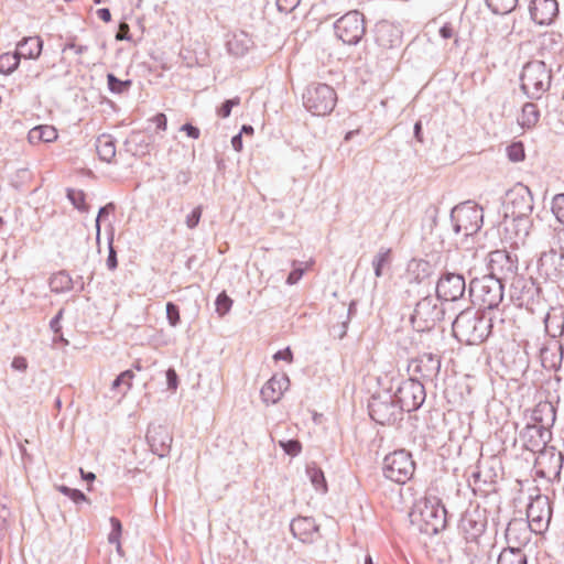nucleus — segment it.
<instances>
[{"instance_id": "e2e57ef3", "label": "nucleus", "mask_w": 564, "mask_h": 564, "mask_svg": "<svg viewBox=\"0 0 564 564\" xmlns=\"http://www.w3.org/2000/svg\"><path fill=\"white\" fill-rule=\"evenodd\" d=\"M106 265L111 271H113L118 267L117 252H116V250L113 248V245H112V237L109 240L108 257H107V260H106Z\"/></svg>"}, {"instance_id": "37998d69", "label": "nucleus", "mask_w": 564, "mask_h": 564, "mask_svg": "<svg viewBox=\"0 0 564 564\" xmlns=\"http://www.w3.org/2000/svg\"><path fill=\"white\" fill-rule=\"evenodd\" d=\"M539 43L541 51H556L561 44V35L555 32H546L540 36Z\"/></svg>"}, {"instance_id": "c85d7f7f", "label": "nucleus", "mask_w": 564, "mask_h": 564, "mask_svg": "<svg viewBox=\"0 0 564 564\" xmlns=\"http://www.w3.org/2000/svg\"><path fill=\"white\" fill-rule=\"evenodd\" d=\"M556 419L555 408L551 402H539L531 413V423L534 425H543L546 430H551Z\"/></svg>"}, {"instance_id": "5fc2aeb1", "label": "nucleus", "mask_w": 564, "mask_h": 564, "mask_svg": "<svg viewBox=\"0 0 564 564\" xmlns=\"http://www.w3.org/2000/svg\"><path fill=\"white\" fill-rule=\"evenodd\" d=\"M166 318L169 321V324L172 327L177 326L180 324V322H181L180 308L173 302H167L166 303Z\"/></svg>"}, {"instance_id": "49530a36", "label": "nucleus", "mask_w": 564, "mask_h": 564, "mask_svg": "<svg viewBox=\"0 0 564 564\" xmlns=\"http://www.w3.org/2000/svg\"><path fill=\"white\" fill-rule=\"evenodd\" d=\"M215 306L217 314L223 317L231 310L232 300L226 294V292H221L216 297Z\"/></svg>"}, {"instance_id": "8fccbe9b", "label": "nucleus", "mask_w": 564, "mask_h": 564, "mask_svg": "<svg viewBox=\"0 0 564 564\" xmlns=\"http://www.w3.org/2000/svg\"><path fill=\"white\" fill-rule=\"evenodd\" d=\"M134 377V373L131 369H128V370H124L122 371L113 381H112V384H111V389L112 390H117L120 386L124 384L126 386V391H128L132 383V379Z\"/></svg>"}, {"instance_id": "bb28decb", "label": "nucleus", "mask_w": 564, "mask_h": 564, "mask_svg": "<svg viewBox=\"0 0 564 564\" xmlns=\"http://www.w3.org/2000/svg\"><path fill=\"white\" fill-rule=\"evenodd\" d=\"M289 384L290 380L285 375L281 377L273 376L261 388L260 394L262 401L268 404L276 403L282 398L283 392L289 388Z\"/></svg>"}, {"instance_id": "864d4df0", "label": "nucleus", "mask_w": 564, "mask_h": 564, "mask_svg": "<svg viewBox=\"0 0 564 564\" xmlns=\"http://www.w3.org/2000/svg\"><path fill=\"white\" fill-rule=\"evenodd\" d=\"M109 521H110V525H111V531L108 535V542L109 543H118V540H120V536L122 533L121 521L116 517H111L109 519Z\"/></svg>"}, {"instance_id": "f704fd0d", "label": "nucleus", "mask_w": 564, "mask_h": 564, "mask_svg": "<svg viewBox=\"0 0 564 564\" xmlns=\"http://www.w3.org/2000/svg\"><path fill=\"white\" fill-rule=\"evenodd\" d=\"M498 564H528L527 555L520 547L503 549L497 560Z\"/></svg>"}, {"instance_id": "72a5a7b5", "label": "nucleus", "mask_w": 564, "mask_h": 564, "mask_svg": "<svg viewBox=\"0 0 564 564\" xmlns=\"http://www.w3.org/2000/svg\"><path fill=\"white\" fill-rule=\"evenodd\" d=\"M73 284L72 276L65 270L54 273L50 279L51 291L57 294L70 291Z\"/></svg>"}, {"instance_id": "4c0bfd02", "label": "nucleus", "mask_w": 564, "mask_h": 564, "mask_svg": "<svg viewBox=\"0 0 564 564\" xmlns=\"http://www.w3.org/2000/svg\"><path fill=\"white\" fill-rule=\"evenodd\" d=\"M547 235L550 249L564 254V225L550 228Z\"/></svg>"}, {"instance_id": "423d86ee", "label": "nucleus", "mask_w": 564, "mask_h": 564, "mask_svg": "<svg viewBox=\"0 0 564 564\" xmlns=\"http://www.w3.org/2000/svg\"><path fill=\"white\" fill-rule=\"evenodd\" d=\"M451 223L455 234H462L464 237L473 236L482 226V208L470 200L458 204L451 212Z\"/></svg>"}, {"instance_id": "79ce46f5", "label": "nucleus", "mask_w": 564, "mask_h": 564, "mask_svg": "<svg viewBox=\"0 0 564 564\" xmlns=\"http://www.w3.org/2000/svg\"><path fill=\"white\" fill-rule=\"evenodd\" d=\"M306 474L316 490H321L323 492L327 491V484L325 480L324 473L321 468L316 467L315 465L307 466Z\"/></svg>"}, {"instance_id": "39448f33", "label": "nucleus", "mask_w": 564, "mask_h": 564, "mask_svg": "<svg viewBox=\"0 0 564 564\" xmlns=\"http://www.w3.org/2000/svg\"><path fill=\"white\" fill-rule=\"evenodd\" d=\"M505 282L488 274L475 278L469 283V295L474 304L485 310H494L503 300Z\"/></svg>"}, {"instance_id": "a18cd8bd", "label": "nucleus", "mask_w": 564, "mask_h": 564, "mask_svg": "<svg viewBox=\"0 0 564 564\" xmlns=\"http://www.w3.org/2000/svg\"><path fill=\"white\" fill-rule=\"evenodd\" d=\"M107 84H108V88L111 93L122 94L124 91H128V89L132 85V82L130 79L121 80L118 77H116L113 74L109 73L107 75Z\"/></svg>"}, {"instance_id": "b1692460", "label": "nucleus", "mask_w": 564, "mask_h": 564, "mask_svg": "<svg viewBox=\"0 0 564 564\" xmlns=\"http://www.w3.org/2000/svg\"><path fill=\"white\" fill-rule=\"evenodd\" d=\"M531 523L523 519L511 520L506 529V540L510 547H520L530 542L532 534Z\"/></svg>"}, {"instance_id": "4d7b16f0", "label": "nucleus", "mask_w": 564, "mask_h": 564, "mask_svg": "<svg viewBox=\"0 0 564 564\" xmlns=\"http://www.w3.org/2000/svg\"><path fill=\"white\" fill-rule=\"evenodd\" d=\"M411 265H414L415 269L414 271H416V278L417 279H424L426 276H429L432 272V267L430 264V262L425 261V260H414L412 261V264Z\"/></svg>"}, {"instance_id": "5701e85b", "label": "nucleus", "mask_w": 564, "mask_h": 564, "mask_svg": "<svg viewBox=\"0 0 564 564\" xmlns=\"http://www.w3.org/2000/svg\"><path fill=\"white\" fill-rule=\"evenodd\" d=\"M564 463V455L553 446H546L538 453L536 464L543 469V474L560 478Z\"/></svg>"}, {"instance_id": "774afa93", "label": "nucleus", "mask_w": 564, "mask_h": 564, "mask_svg": "<svg viewBox=\"0 0 564 564\" xmlns=\"http://www.w3.org/2000/svg\"><path fill=\"white\" fill-rule=\"evenodd\" d=\"M116 40L117 41H130L131 40L129 25L126 22L120 23L119 31L116 34Z\"/></svg>"}, {"instance_id": "c9c22d12", "label": "nucleus", "mask_w": 564, "mask_h": 564, "mask_svg": "<svg viewBox=\"0 0 564 564\" xmlns=\"http://www.w3.org/2000/svg\"><path fill=\"white\" fill-rule=\"evenodd\" d=\"M540 120V111L535 104L525 102L522 106L520 124L522 128L532 129Z\"/></svg>"}, {"instance_id": "bf43d9fd", "label": "nucleus", "mask_w": 564, "mask_h": 564, "mask_svg": "<svg viewBox=\"0 0 564 564\" xmlns=\"http://www.w3.org/2000/svg\"><path fill=\"white\" fill-rule=\"evenodd\" d=\"M296 261H293V270L289 273L286 278V283L289 285L296 284L303 276L305 269L300 267H296Z\"/></svg>"}, {"instance_id": "1a4fd4ad", "label": "nucleus", "mask_w": 564, "mask_h": 564, "mask_svg": "<svg viewBox=\"0 0 564 564\" xmlns=\"http://www.w3.org/2000/svg\"><path fill=\"white\" fill-rule=\"evenodd\" d=\"M415 471V462L412 454L405 449H397L388 454L383 459V476L397 484H405Z\"/></svg>"}, {"instance_id": "f03ea898", "label": "nucleus", "mask_w": 564, "mask_h": 564, "mask_svg": "<svg viewBox=\"0 0 564 564\" xmlns=\"http://www.w3.org/2000/svg\"><path fill=\"white\" fill-rule=\"evenodd\" d=\"M447 511L436 496H425L415 501L410 521L417 530L426 535H434L446 527Z\"/></svg>"}, {"instance_id": "4be33fe9", "label": "nucleus", "mask_w": 564, "mask_h": 564, "mask_svg": "<svg viewBox=\"0 0 564 564\" xmlns=\"http://www.w3.org/2000/svg\"><path fill=\"white\" fill-rule=\"evenodd\" d=\"M172 435L163 425H150L147 433V441L151 452L159 457H165L171 451Z\"/></svg>"}, {"instance_id": "393cba45", "label": "nucleus", "mask_w": 564, "mask_h": 564, "mask_svg": "<svg viewBox=\"0 0 564 564\" xmlns=\"http://www.w3.org/2000/svg\"><path fill=\"white\" fill-rule=\"evenodd\" d=\"M558 14L556 0H532L530 4L531 19L540 25H550Z\"/></svg>"}, {"instance_id": "6e6552de", "label": "nucleus", "mask_w": 564, "mask_h": 564, "mask_svg": "<svg viewBox=\"0 0 564 564\" xmlns=\"http://www.w3.org/2000/svg\"><path fill=\"white\" fill-rule=\"evenodd\" d=\"M510 299L517 306L534 313L543 303L542 289L534 279L518 275L511 281Z\"/></svg>"}, {"instance_id": "a211bd4d", "label": "nucleus", "mask_w": 564, "mask_h": 564, "mask_svg": "<svg viewBox=\"0 0 564 564\" xmlns=\"http://www.w3.org/2000/svg\"><path fill=\"white\" fill-rule=\"evenodd\" d=\"M487 525L486 510L479 506L468 508L459 520V529L466 534V539L476 540Z\"/></svg>"}, {"instance_id": "cd10ccee", "label": "nucleus", "mask_w": 564, "mask_h": 564, "mask_svg": "<svg viewBox=\"0 0 564 564\" xmlns=\"http://www.w3.org/2000/svg\"><path fill=\"white\" fill-rule=\"evenodd\" d=\"M153 137L142 131H132L124 141L127 151L132 155H145L150 151Z\"/></svg>"}, {"instance_id": "9d476101", "label": "nucleus", "mask_w": 564, "mask_h": 564, "mask_svg": "<svg viewBox=\"0 0 564 564\" xmlns=\"http://www.w3.org/2000/svg\"><path fill=\"white\" fill-rule=\"evenodd\" d=\"M336 100L334 88L327 84H311L303 94V105L314 116L328 115L334 109Z\"/></svg>"}, {"instance_id": "69168bd1", "label": "nucleus", "mask_w": 564, "mask_h": 564, "mask_svg": "<svg viewBox=\"0 0 564 564\" xmlns=\"http://www.w3.org/2000/svg\"><path fill=\"white\" fill-rule=\"evenodd\" d=\"M180 130L182 132H185L186 135L188 138H192V139H198L199 135H200V130L197 127H195L192 123H189V122H186V123L182 124Z\"/></svg>"}, {"instance_id": "f8f14e48", "label": "nucleus", "mask_w": 564, "mask_h": 564, "mask_svg": "<svg viewBox=\"0 0 564 564\" xmlns=\"http://www.w3.org/2000/svg\"><path fill=\"white\" fill-rule=\"evenodd\" d=\"M334 30L343 43L356 45L366 33L365 18L357 10L349 11L335 22Z\"/></svg>"}, {"instance_id": "a878e982", "label": "nucleus", "mask_w": 564, "mask_h": 564, "mask_svg": "<svg viewBox=\"0 0 564 564\" xmlns=\"http://www.w3.org/2000/svg\"><path fill=\"white\" fill-rule=\"evenodd\" d=\"M290 530L293 536L303 543H313L318 525L311 517H297L291 521Z\"/></svg>"}, {"instance_id": "3c124183", "label": "nucleus", "mask_w": 564, "mask_h": 564, "mask_svg": "<svg viewBox=\"0 0 564 564\" xmlns=\"http://www.w3.org/2000/svg\"><path fill=\"white\" fill-rule=\"evenodd\" d=\"M552 213L560 223L564 225V194H557L552 200Z\"/></svg>"}, {"instance_id": "6ab92c4d", "label": "nucleus", "mask_w": 564, "mask_h": 564, "mask_svg": "<svg viewBox=\"0 0 564 564\" xmlns=\"http://www.w3.org/2000/svg\"><path fill=\"white\" fill-rule=\"evenodd\" d=\"M409 370L422 380L434 381L441 370V357L432 352H424L416 358L412 359L409 365Z\"/></svg>"}, {"instance_id": "338daca9", "label": "nucleus", "mask_w": 564, "mask_h": 564, "mask_svg": "<svg viewBox=\"0 0 564 564\" xmlns=\"http://www.w3.org/2000/svg\"><path fill=\"white\" fill-rule=\"evenodd\" d=\"M151 121L155 124L158 130L165 131L167 128V118L164 113H156L151 118Z\"/></svg>"}, {"instance_id": "ddd939ff", "label": "nucleus", "mask_w": 564, "mask_h": 564, "mask_svg": "<svg viewBox=\"0 0 564 564\" xmlns=\"http://www.w3.org/2000/svg\"><path fill=\"white\" fill-rule=\"evenodd\" d=\"M403 412H413L422 406L426 392L422 381L417 378L403 380L393 393Z\"/></svg>"}, {"instance_id": "680f3d73", "label": "nucleus", "mask_w": 564, "mask_h": 564, "mask_svg": "<svg viewBox=\"0 0 564 564\" xmlns=\"http://www.w3.org/2000/svg\"><path fill=\"white\" fill-rule=\"evenodd\" d=\"M116 208L113 203H108L104 207L99 208L97 218H96V230H97V239H99L100 236V220L102 217L109 215L111 212H113Z\"/></svg>"}, {"instance_id": "09e8293b", "label": "nucleus", "mask_w": 564, "mask_h": 564, "mask_svg": "<svg viewBox=\"0 0 564 564\" xmlns=\"http://www.w3.org/2000/svg\"><path fill=\"white\" fill-rule=\"evenodd\" d=\"M507 154L511 162H521L524 160V147L522 142H513L507 147Z\"/></svg>"}, {"instance_id": "7c9ffc66", "label": "nucleus", "mask_w": 564, "mask_h": 564, "mask_svg": "<svg viewBox=\"0 0 564 564\" xmlns=\"http://www.w3.org/2000/svg\"><path fill=\"white\" fill-rule=\"evenodd\" d=\"M251 46L252 40L243 31L231 34L226 42L227 52L235 57L245 56Z\"/></svg>"}, {"instance_id": "58836bf2", "label": "nucleus", "mask_w": 564, "mask_h": 564, "mask_svg": "<svg viewBox=\"0 0 564 564\" xmlns=\"http://www.w3.org/2000/svg\"><path fill=\"white\" fill-rule=\"evenodd\" d=\"M20 56L14 51L13 53L7 52L0 55V74L10 75L20 65Z\"/></svg>"}, {"instance_id": "603ef678", "label": "nucleus", "mask_w": 564, "mask_h": 564, "mask_svg": "<svg viewBox=\"0 0 564 564\" xmlns=\"http://www.w3.org/2000/svg\"><path fill=\"white\" fill-rule=\"evenodd\" d=\"M280 447L284 451L285 454L295 457L302 451V445L297 440H288V441H279Z\"/></svg>"}, {"instance_id": "4468645a", "label": "nucleus", "mask_w": 564, "mask_h": 564, "mask_svg": "<svg viewBox=\"0 0 564 564\" xmlns=\"http://www.w3.org/2000/svg\"><path fill=\"white\" fill-rule=\"evenodd\" d=\"M533 212V196L529 187L518 184L507 192L505 202L506 216H531Z\"/></svg>"}, {"instance_id": "f3484780", "label": "nucleus", "mask_w": 564, "mask_h": 564, "mask_svg": "<svg viewBox=\"0 0 564 564\" xmlns=\"http://www.w3.org/2000/svg\"><path fill=\"white\" fill-rule=\"evenodd\" d=\"M466 292V281L463 274L456 272H444L436 283V296L441 301L455 302L463 297Z\"/></svg>"}, {"instance_id": "de8ad7c7", "label": "nucleus", "mask_w": 564, "mask_h": 564, "mask_svg": "<svg viewBox=\"0 0 564 564\" xmlns=\"http://www.w3.org/2000/svg\"><path fill=\"white\" fill-rule=\"evenodd\" d=\"M57 489L61 494L68 497L75 503L88 501V498L86 497V495L83 491H80L79 489H74V488H70L65 485L58 486Z\"/></svg>"}, {"instance_id": "9b49d317", "label": "nucleus", "mask_w": 564, "mask_h": 564, "mask_svg": "<svg viewBox=\"0 0 564 564\" xmlns=\"http://www.w3.org/2000/svg\"><path fill=\"white\" fill-rule=\"evenodd\" d=\"M488 275L501 282L516 279L519 269L518 256L505 249H497L488 254Z\"/></svg>"}, {"instance_id": "f257e3e1", "label": "nucleus", "mask_w": 564, "mask_h": 564, "mask_svg": "<svg viewBox=\"0 0 564 564\" xmlns=\"http://www.w3.org/2000/svg\"><path fill=\"white\" fill-rule=\"evenodd\" d=\"M492 330V318L484 310L467 308L453 322V334L462 343L478 345L485 341Z\"/></svg>"}, {"instance_id": "13d9d810", "label": "nucleus", "mask_w": 564, "mask_h": 564, "mask_svg": "<svg viewBox=\"0 0 564 564\" xmlns=\"http://www.w3.org/2000/svg\"><path fill=\"white\" fill-rule=\"evenodd\" d=\"M203 208L202 206L195 207L187 216L185 224L187 228L194 229L199 224L200 217H202Z\"/></svg>"}, {"instance_id": "dca6fc26", "label": "nucleus", "mask_w": 564, "mask_h": 564, "mask_svg": "<svg viewBox=\"0 0 564 564\" xmlns=\"http://www.w3.org/2000/svg\"><path fill=\"white\" fill-rule=\"evenodd\" d=\"M531 216H506L502 223L503 236L513 247L523 246L532 229Z\"/></svg>"}, {"instance_id": "0eeeda50", "label": "nucleus", "mask_w": 564, "mask_h": 564, "mask_svg": "<svg viewBox=\"0 0 564 564\" xmlns=\"http://www.w3.org/2000/svg\"><path fill=\"white\" fill-rule=\"evenodd\" d=\"M444 315L441 300L436 295H426L415 304L410 321L416 332H426L433 329Z\"/></svg>"}, {"instance_id": "473e14b6", "label": "nucleus", "mask_w": 564, "mask_h": 564, "mask_svg": "<svg viewBox=\"0 0 564 564\" xmlns=\"http://www.w3.org/2000/svg\"><path fill=\"white\" fill-rule=\"evenodd\" d=\"M547 505V498L542 496H538L533 501H531L527 509L528 521L531 525L535 523L539 529H541V523L543 521V516L541 513Z\"/></svg>"}, {"instance_id": "20e7f679", "label": "nucleus", "mask_w": 564, "mask_h": 564, "mask_svg": "<svg viewBox=\"0 0 564 564\" xmlns=\"http://www.w3.org/2000/svg\"><path fill=\"white\" fill-rule=\"evenodd\" d=\"M368 411L370 417L380 425L401 422L404 414L403 408L390 390L373 393L368 401Z\"/></svg>"}, {"instance_id": "412c9836", "label": "nucleus", "mask_w": 564, "mask_h": 564, "mask_svg": "<svg viewBox=\"0 0 564 564\" xmlns=\"http://www.w3.org/2000/svg\"><path fill=\"white\" fill-rule=\"evenodd\" d=\"M551 437V430H546L543 425L528 423L520 432V440L522 441L523 446L532 453H539L545 448Z\"/></svg>"}, {"instance_id": "2eb2a0df", "label": "nucleus", "mask_w": 564, "mask_h": 564, "mask_svg": "<svg viewBox=\"0 0 564 564\" xmlns=\"http://www.w3.org/2000/svg\"><path fill=\"white\" fill-rule=\"evenodd\" d=\"M536 269L539 278L545 282L564 281V254L551 249L542 252Z\"/></svg>"}, {"instance_id": "ea45409f", "label": "nucleus", "mask_w": 564, "mask_h": 564, "mask_svg": "<svg viewBox=\"0 0 564 564\" xmlns=\"http://www.w3.org/2000/svg\"><path fill=\"white\" fill-rule=\"evenodd\" d=\"M563 315L564 313L561 312L560 314H547L546 317H545V329L546 332L552 336V337H557V336H561L564 332L563 329V325H564V319H563Z\"/></svg>"}, {"instance_id": "a19ab883", "label": "nucleus", "mask_w": 564, "mask_h": 564, "mask_svg": "<svg viewBox=\"0 0 564 564\" xmlns=\"http://www.w3.org/2000/svg\"><path fill=\"white\" fill-rule=\"evenodd\" d=\"M391 261V249L381 247L372 260V267L375 275L377 278L382 276L384 265Z\"/></svg>"}, {"instance_id": "052dcab7", "label": "nucleus", "mask_w": 564, "mask_h": 564, "mask_svg": "<svg viewBox=\"0 0 564 564\" xmlns=\"http://www.w3.org/2000/svg\"><path fill=\"white\" fill-rule=\"evenodd\" d=\"M42 142H52L57 138V130L52 126H40Z\"/></svg>"}, {"instance_id": "7ed1b4c3", "label": "nucleus", "mask_w": 564, "mask_h": 564, "mask_svg": "<svg viewBox=\"0 0 564 564\" xmlns=\"http://www.w3.org/2000/svg\"><path fill=\"white\" fill-rule=\"evenodd\" d=\"M552 83V72L543 61L528 62L520 74V89L531 100L540 99Z\"/></svg>"}, {"instance_id": "0e129e2a", "label": "nucleus", "mask_w": 564, "mask_h": 564, "mask_svg": "<svg viewBox=\"0 0 564 564\" xmlns=\"http://www.w3.org/2000/svg\"><path fill=\"white\" fill-rule=\"evenodd\" d=\"M300 0H276V8L280 12L289 13L294 10Z\"/></svg>"}, {"instance_id": "c756f323", "label": "nucleus", "mask_w": 564, "mask_h": 564, "mask_svg": "<svg viewBox=\"0 0 564 564\" xmlns=\"http://www.w3.org/2000/svg\"><path fill=\"white\" fill-rule=\"evenodd\" d=\"M43 50V40L39 35L25 36L17 43L15 52L20 58L37 59Z\"/></svg>"}, {"instance_id": "6e6d98bb", "label": "nucleus", "mask_w": 564, "mask_h": 564, "mask_svg": "<svg viewBox=\"0 0 564 564\" xmlns=\"http://www.w3.org/2000/svg\"><path fill=\"white\" fill-rule=\"evenodd\" d=\"M238 105H240V97L227 99L217 109V115L221 118H228L231 113L232 108Z\"/></svg>"}, {"instance_id": "e433bc0d", "label": "nucleus", "mask_w": 564, "mask_h": 564, "mask_svg": "<svg viewBox=\"0 0 564 564\" xmlns=\"http://www.w3.org/2000/svg\"><path fill=\"white\" fill-rule=\"evenodd\" d=\"M487 8L496 15L511 13L518 6V0H486Z\"/></svg>"}, {"instance_id": "2f4dec72", "label": "nucleus", "mask_w": 564, "mask_h": 564, "mask_svg": "<svg viewBox=\"0 0 564 564\" xmlns=\"http://www.w3.org/2000/svg\"><path fill=\"white\" fill-rule=\"evenodd\" d=\"M96 150L99 159L105 162H111L116 155L115 140L110 134H101L96 140Z\"/></svg>"}, {"instance_id": "aec40b11", "label": "nucleus", "mask_w": 564, "mask_h": 564, "mask_svg": "<svg viewBox=\"0 0 564 564\" xmlns=\"http://www.w3.org/2000/svg\"><path fill=\"white\" fill-rule=\"evenodd\" d=\"M401 26L390 21H379L375 26V41L383 50H394L402 44Z\"/></svg>"}, {"instance_id": "c03bdc74", "label": "nucleus", "mask_w": 564, "mask_h": 564, "mask_svg": "<svg viewBox=\"0 0 564 564\" xmlns=\"http://www.w3.org/2000/svg\"><path fill=\"white\" fill-rule=\"evenodd\" d=\"M67 198L72 205L79 212H87L88 205L86 204V195L82 189L67 188Z\"/></svg>"}]
</instances>
